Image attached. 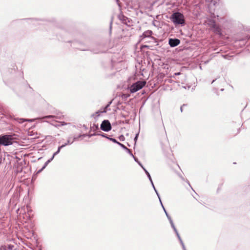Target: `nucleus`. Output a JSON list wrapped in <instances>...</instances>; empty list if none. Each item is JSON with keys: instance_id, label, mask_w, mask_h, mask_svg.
Listing matches in <instances>:
<instances>
[{"instance_id": "obj_1", "label": "nucleus", "mask_w": 250, "mask_h": 250, "mask_svg": "<svg viewBox=\"0 0 250 250\" xmlns=\"http://www.w3.org/2000/svg\"><path fill=\"white\" fill-rule=\"evenodd\" d=\"M15 134H5L0 135V146H8L14 142Z\"/></svg>"}, {"instance_id": "obj_2", "label": "nucleus", "mask_w": 250, "mask_h": 250, "mask_svg": "<svg viewBox=\"0 0 250 250\" xmlns=\"http://www.w3.org/2000/svg\"><path fill=\"white\" fill-rule=\"evenodd\" d=\"M171 20L175 24L184 25L185 24L184 16L179 12L173 13L171 15Z\"/></svg>"}, {"instance_id": "obj_3", "label": "nucleus", "mask_w": 250, "mask_h": 250, "mask_svg": "<svg viewBox=\"0 0 250 250\" xmlns=\"http://www.w3.org/2000/svg\"><path fill=\"white\" fill-rule=\"evenodd\" d=\"M146 84L145 81H138L133 83L130 87V91L131 93H134L142 89Z\"/></svg>"}, {"instance_id": "obj_4", "label": "nucleus", "mask_w": 250, "mask_h": 250, "mask_svg": "<svg viewBox=\"0 0 250 250\" xmlns=\"http://www.w3.org/2000/svg\"><path fill=\"white\" fill-rule=\"evenodd\" d=\"M101 129L105 132L111 130L112 127L110 122L107 120H104L100 126Z\"/></svg>"}, {"instance_id": "obj_5", "label": "nucleus", "mask_w": 250, "mask_h": 250, "mask_svg": "<svg viewBox=\"0 0 250 250\" xmlns=\"http://www.w3.org/2000/svg\"><path fill=\"white\" fill-rule=\"evenodd\" d=\"M169 222L170 223L171 227L172 228V229H173L174 232H175V233H176V235H177V237H178V239H179V241H180V243H181V245L182 246V248H183V250H187L186 249V247H185V246L184 245V243H183V242L181 237L180 236V235H179V234L177 229H176V228H175V227L174 226V223L173 222V221H172L171 218H169Z\"/></svg>"}, {"instance_id": "obj_6", "label": "nucleus", "mask_w": 250, "mask_h": 250, "mask_svg": "<svg viewBox=\"0 0 250 250\" xmlns=\"http://www.w3.org/2000/svg\"><path fill=\"white\" fill-rule=\"evenodd\" d=\"M111 102H109L104 107L101 108L100 110L96 111L95 113L92 115V116L95 118L99 117L101 114L103 113H106L108 107L110 106Z\"/></svg>"}, {"instance_id": "obj_7", "label": "nucleus", "mask_w": 250, "mask_h": 250, "mask_svg": "<svg viewBox=\"0 0 250 250\" xmlns=\"http://www.w3.org/2000/svg\"><path fill=\"white\" fill-rule=\"evenodd\" d=\"M85 136H86L85 134H83V135H80L78 136L73 137H71V136H69L67 138V142L65 143V144L62 145V146H64V147H65V146H66L68 145L72 144L74 141H78L79 138H80L82 136L84 137Z\"/></svg>"}, {"instance_id": "obj_8", "label": "nucleus", "mask_w": 250, "mask_h": 250, "mask_svg": "<svg viewBox=\"0 0 250 250\" xmlns=\"http://www.w3.org/2000/svg\"><path fill=\"white\" fill-rule=\"evenodd\" d=\"M180 43V41L178 39H169L168 43L171 47H174L178 45Z\"/></svg>"}, {"instance_id": "obj_9", "label": "nucleus", "mask_w": 250, "mask_h": 250, "mask_svg": "<svg viewBox=\"0 0 250 250\" xmlns=\"http://www.w3.org/2000/svg\"><path fill=\"white\" fill-rule=\"evenodd\" d=\"M63 115H59L58 114H57V115H48V116H45L43 117L42 119H62L63 118Z\"/></svg>"}, {"instance_id": "obj_10", "label": "nucleus", "mask_w": 250, "mask_h": 250, "mask_svg": "<svg viewBox=\"0 0 250 250\" xmlns=\"http://www.w3.org/2000/svg\"><path fill=\"white\" fill-rule=\"evenodd\" d=\"M15 120L20 124L22 123L23 122H25V121L32 122L35 120V119H24L23 118H15Z\"/></svg>"}, {"instance_id": "obj_11", "label": "nucleus", "mask_w": 250, "mask_h": 250, "mask_svg": "<svg viewBox=\"0 0 250 250\" xmlns=\"http://www.w3.org/2000/svg\"><path fill=\"white\" fill-rule=\"evenodd\" d=\"M118 18L119 19L122 21L124 23H126V21L127 20V18L124 16L122 14H120L119 16H118Z\"/></svg>"}, {"instance_id": "obj_12", "label": "nucleus", "mask_w": 250, "mask_h": 250, "mask_svg": "<svg viewBox=\"0 0 250 250\" xmlns=\"http://www.w3.org/2000/svg\"><path fill=\"white\" fill-rule=\"evenodd\" d=\"M206 2L208 3V6L211 7L212 5L214 6L216 3V1L214 0H206Z\"/></svg>"}, {"instance_id": "obj_13", "label": "nucleus", "mask_w": 250, "mask_h": 250, "mask_svg": "<svg viewBox=\"0 0 250 250\" xmlns=\"http://www.w3.org/2000/svg\"><path fill=\"white\" fill-rule=\"evenodd\" d=\"M152 34V32L151 30H147L144 33L143 35L145 37H149L151 36Z\"/></svg>"}, {"instance_id": "obj_14", "label": "nucleus", "mask_w": 250, "mask_h": 250, "mask_svg": "<svg viewBox=\"0 0 250 250\" xmlns=\"http://www.w3.org/2000/svg\"><path fill=\"white\" fill-rule=\"evenodd\" d=\"M209 24L210 25V26L214 29H217V27L216 25L215 22L214 20H210L209 21Z\"/></svg>"}, {"instance_id": "obj_15", "label": "nucleus", "mask_w": 250, "mask_h": 250, "mask_svg": "<svg viewBox=\"0 0 250 250\" xmlns=\"http://www.w3.org/2000/svg\"><path fill=\"white\" fill-rule=\"evenodd\" d=\"M50 161L48 160H47L44 164V166H43V167L41 169H40L39 170H38V171L37 172V173H40L41 171H42V170L44 169L48 165V164L50 163Z\"/></svg>"}, {"instance_id": "obj_16", "label": "nucleus", "mask_w": 250, "mask_h": 250, "mask_svg": "<svg viewBox=\"0 0 250 250\" xmlns=\"http://www.w3.org/2000/svg\"><path fill=\"white\" fill-rule=\"evenodd\" d=\"M143 169L144 170V171H145V173L147 175V176L149 181H150L151 184L153 185V181L152 180V179H151V176H150V174L149 173V172L145 168H143Z\"/></svg>"}, {"instance_id": "obj_17", "label": "nucleus", "mask_w": 250, "mask_h": 250, "mask_svg": "<svg viewBox=\"0 0 250 250\" xmlns=\"http://www.w3.org/2000/svg\"><path fill=\"white\" fill-rule=\"evenodd\" d=\"M64 147V146H60L58 147V150L56 152H55L54 154H53V155L54 156H56V155H57L58 153H59V152H60V150H61V149Z\"/></svg>"}, {"instance_id": "obj_18", "label": "nucleus", "mask_w": 250, "mask_h": 250, "mask_svg": "<svg viewBox=\"0 0 250 250\" xmlns=\"http://www.w3.org/2000/svg\"><path fill=\"white\" fill-rule=\"evenodd\" d=\"M152 186L153 188H154V191H155V192H156V194H157V196H158V198H159V201H160V203H161L162 202H161V199H160V197L159 194L158 193V192L157 190H156V189L155 188V186H154V184H153V185H152Z\"/></svg>"}, {"instance_id": "obj_19", "label": "nucleus", "mask_w": 250, "mask_h": 250, "mask_svg": "<svg viewBox=\"0 0 250 250\" xmlns=\"http://www.w3.org/2000/svg\"><path fill=\"white\" fill-rule=\"evenodd\" d=\"M161 204L162 207V208H163V209H164V211H165V213H166V216H167V219L169 220V218H171V217L168 215V213H167V211H166V210L165 209V208L163 206V204H162V202L161 203Z\"/></svg>"}, {"instance_id": "obj_20", "label": "nucleus", "mask_w": 250, "mask_h": 250, "mask_svg": "<svg viewBox=\"0 0 250 250\" xmlns=\"http://www.w3.org/2000/svg\"><path fill=\"white\" fill-rule=\"evenodd\" d=\"M108 139L110 141L113 142V143H116L118 145V143H119V142H118L114 138H108Z\"/></svg>"}, {"instance_id": "obj_21", "label": "nucleus", "mask_w": 250, "mask_h": 250, "mask_svg": "<svg viewBox=\"0 0 250 250\" xmlns=\"http://www.w3.org/2000/svg\"><path fill=\"white\" fill-rule=\"evenodd\" d=\"M118 145L121 146L123 149H124L125 150L127 149V148L125 145H124L123 144H121L120 142L119 143H118Z\"/></svg>"}, {"instance_id": "obj_22", "label": "nucleus", "mask_w": 250, "mask_h": 250, "mask_svg": "<svg viewBox=\"0 0 250 250\" xmlns=\"http://www.w3.org/2000/svg\"><path fill=\"white\" fill-rule=\"evenodd\" d=\"M98 135H100L103 137H105L106 138H107L108 139V138H110L109 137H108V136H107L106 134H104V133H102V134H98Z\"/></svg>"}, {"instance_id": "obj_23", "label": "nucleus", "mask_w": 250, "mask_h": 250, "mask_svg": "<svg viewBox=\"0 0 250 250\" xmlns=\"http://www.w3.org/2000/svg\"><path fill=\"white\" fill-rule=\"evenodd\" d=\"M126 152L129 153L132 157H134V155L131 153L130 149L127 148V149L126 150Z\"/></svg>"}, {"instance_id": "obj_24", "label": "nucleus", "mask_w": 250, "mask_h": 250, "mask_svg": "<svg viewBox=\"0 0 250 250\" xmlns=\"http://www.w3.org/2000/svg\"><path fill=\"white\" fill-rule=\"evenodd\" d=\"M119 139L121 141H124L125 138L123 135H121L119 136Z\"/></svg>"}, {"instance_id": "obj_25", "label": "nucleus", "mask_w": 250, "mask_h": 250, "mask_svg": "<svg viewBox=\"0 0 250 250\" xmlns=\"http://www.w3.org/2000/svg\"><path fill=\"white\" fill-rule=\"evenodd\" d=\"M138 135H139V133H138L137 134H136L134 139V141L135 142V144H136V142H137V139H138Z\"/></svg>"}, {"instance_id": "obj_26", "label": "nucleus", "mask_w": 250, "mask_h": 250, "mask_svg": "<svg viewBox=\"0 0 250 250\" xmlns=\"http://www.w3.org/2000/svg\"><path fill=\"white\" fill-rule=\"evenodd\" d=\"M61 125L62 126H63V125H66L67 124L66 123H65L64 122H61Z\"/></svg>"}, {"instance_id": "obj_27", "label": "nucleus", "mask_w": 250, "mask_h": 250, "mask_svg": "<svg viewBox=\"0 0 250 250\" xmlns=\"http://www.w3.org/2000/svg\"><path fill=\"white\" fill-rule=\"evenodd\" d=\"M186 106V104H183L181 106V108H180V110L181 111V112H183V108L184 106Z\"/></svg>"}, {"instance_id": "obj_28", "label": "nucleus", "mask_w": 250, "mask_h": 250, "mask_svg": "<svg viewBox=\"0 0 250 250\" xmlns=\"http://www.w3.org/2000/svg\"><path fill=\"white\" fill-rule=\"evenodd\" d=\"M54 157H55V156H54V155H53V156H52V157H51V158H50V159H49V160L50 161V162H51L53 160V159H54Z\"/></svg>"}, {"instance_id": "obj_29", "label": "nucleus", "mask_w": 250, "mask_h": 250, "mask_svg": "<svg viewBox=\"0 0 250 250\" xmlns=\"http://www.w3.org/2000/svg\"><path fill=\"white\" fill-rule=\"evenodd\" d=\"M180 74H181V73H180V72H177V73H175L174 74V75H175V76L179 75H180Z\"/></svg>"}, {"instance_id": "obj_30", "label": "nucleus", "mask_w": 250, "mask_h": 250, "mask_svg": "<svg viewBox=\"0 0 250 250\" xmlns=\"http://www.w3.org/2000/svg\"><path fill=\"white\" fill-rule=\"evenodd\" d=\"M62 126L61 125V123L60 124H58V125H55V126H56V127H59V126Z\"/></svg>"}, {"instance_id": "obj_31", "label": "nucleus", "mask_w": 250, "mask_h": 250, "mask_svg": "<svg viewBox=\"0 0 250 250\" xmlns=\"http://www.w3.org/2000/svg\"><path fill=\"white\" fill-rule=\"evenodd\" d=\"M133 158L134 159V160H135L136 162H137L138 163V160H137V158H136L134 156V157H133Z\"/></svg>"}, {"instance_id": "obj_32", "label": "nucleus", "mask_w": 250, "mask_h": 250, "mask_svg": "<svg viewBox=\"0 0 250 250\" xmlns=\"http://www.w3.org/2000/svg\"><path fill=\"white\" fill-rule=\"evenodd\" d=\"M181 178L183 180H184V178L183 177H182V176H180Z\"/></svg>"}, {"instance_id": "obj_33", "label": "nucleus", "mask_w": 250, "mask_h": 250, "mask_svg": "<svg viewBox=\"0 0 250 250\" xmlns=\"http://www.w3.org/2000/svg\"><path fill=\"white\" fill-rule=\"evenodd\" d=\"M138 163L139 164V165L140 166H141V165H142V164H141L140 162H138Z\"/></svg>"}, {"instance_id": "obj_34", "label": "nucleus", "mask_w": 250, "mask_h": 250, "mask_svg": "<svg viewBox=\"0 0 250 250\" xmlns=\"http://www.w3.org/2000/svg\"><path fill=\"white\" fill-rule=\"evenodd\" d=\"M28 211V212H31V209H30V210H28V211Z\"/></svg>"}, {"instance_id": "obj_35", "label": "nucleus", "mask_w": 250, "mask_h": 250, "mask_svg": "<svg viewBox=\"0 0 250 250\" xmlns=\"http://www.w3.org/2000/svg\"><path fill=\"white\" fill-rule=\"evenodd\" d=\"M187 183H188V184L190 186V184H189V183L188 181H187Z\"/></svg>"}, {"instance_id": "obj_36", "label": "nucleus", "mask_w": 250, "mask_h": 250, "mask_svg": "<svg viewBox=\"0 0 250 250\" xmlns=\"http://www.w3.org/2000/svg\"><path fill=\"white\" fill-rule=\"evenodd\" d=\"M140 166H141L143 168H144V167H143V166H142V165H141Z\"/></svg>"}, {"instance_id": "obj_37", "label": "nucleus", "mask_w": 250, "mask_h": 250, "mask_svg": "<svg viewBox=\"0 0 250 250\" xmlns=\"http://www.w3.org/2000/svg\"><path fill=\"white\" fill-rule=\"evenodd\" d=\"M116 1H117V2L118 3L119 0H116Z\"/></svg>"}]
</instances>
